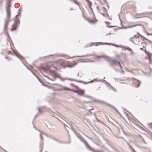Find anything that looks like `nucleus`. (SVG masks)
<instances>
[{
	"mask_svg": "<svg viewBox=\"0 0 152 152\" xmlns=\"http://www.w3.org/2000/svg\"><path fill=\"white\" fill-rule=\"evenodd\" d=\"M80 95H83L84 92V91L83 90H79L77 91H75Z\"/></svg>",
	"mask_w": 152,
	"mask_h": 152,
	"instance_id": "f257e3e1",
	"label": "nucleus"
},
{
	"mask_svg": "<svg viewBox=\"0 0 152 152\" xmlns=\"http://www.w3.org/2000/svg\"><path fill=\"white\" fill-rule=\"evenodd\" d=\"M85 144H86V145L87 146V148H88L89 149L91 150V148L90 146L88 145V143H85Z\"/></svg>",
	"mask_w": 152,
	"mask_h": 152,
	"instance_id": "f03ea898",
	"label": "nucleus"
},
{
	"mask_svg": "<svg viewBox=\"0 0 152 152\" xmlns=\"http://www.w3.org/2000/svg\"><path fill=\"white\" fill-rule=\"evenodd\" d=\"M7 13H8V17H10V16H9V10H8V9H7Z\"/></svg>",
	"mask_w": 152,
	"mask_h": 152,
	"instance_id": "7ed1b4c3",
	"label": "nucleus"
},
{
	"mask_svg": "<svg viewBox=\"0 0 152 152\" xmlns=\"http://www.w3.org/2000/svg\"><path fill=\"white\" fill-rule=\"evenodd\" d=\"M73 66L72 65V66H69V65H67V67H72Z\"/></svg>",
	"mask_w": 152,
	"mask_h": 152,
	"instance_id": "20e7f679",
	"label": "nucleus"
},
{
	"mask_svg": "<svg viewBox=\"0 0 152 152\" xmlns=\"http://www.w3.org/2000/svg\"><path fill=\"white\" fill-rule=\"evenodd\" d=\"M15 29H14V28H12V29H11V30H12V31H13V30H15Z\"/></svg>",
	"mask_w": 152,
	"mask_h": 152,
	"instance_id": "39448f33",
	"label": "nucleus"
},
{
	"mask_svg": "<svg viewBox=\"0 0 152 152\" xmlns=\"http://www.w3.org/2000/svg\"><path fill=\"white\" fill-rule=\"evenodd\" d=\"M139 84H138V86H137V87H139Z\"/></svg>",
	"mask_w": 152,
	"mask_h": 152,
	"instance_id": "423d86ee",
	"label": "nucleus"
},
{
	"mask_svg": "<svg viewBox=\"0 0 152 152\" xmlns=\"http://www.w3.org/2000/svg\"><path fill=\"white\" fill-rule=\"evenodd\" d=\"M133 150L134 151H134V150L133 149Z\"/></svg>",
	"mask_w": 152,
	"mask_h": 152,
	"instance_id": "0eeeda50",
	"label": "nucleus"
},
{
	"mask_svg": "<svg viewBox=\"0 0 152 152\" xmlns=\"http://www.w3.org/2000/svg\"><path fill=\"white\" fill-rule=\"evenodd\" d=\"M54 141V142H56V140H55V141Z\"/></svg>",
	"mask_w": 152,
	"mask_h": 152,
	"instance_id": "6e6552de",
	"label": "nucleus"
}]
</instances>
